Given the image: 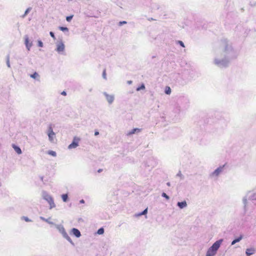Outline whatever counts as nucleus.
<instances>
[{
	"label": "nucleus",
	"instance_id": "1",
	"mask_svg": "<svg viewBox=\"0 0 256 256\" xmlns=\"http://www.w3.org/2000/svg\"><path fill=\"white\" fill-rule=\"evenodd\" d=\"M222 241V240H221L216 242L208 250L206 256H214L220 248Z\"/></svg>",
	"mask_w": 256,
	"mask_h": 256
},
{
	"label": "nucleus",
	"instance_id": "2",
	"mask_svg": "<svg viewBox=\"0 0 256 256\" xmlns=\"http://www.w3.org/2000/svg\"><path fill=\"white\" fill-rule=\"evenodd\" d=\"M80 140V138H79L75 136L74 138L73 141L72 142V144L68 146V148L69 149H72L76 148L78 146Z\"/></svg>",
	"mask_w": 256,
	"mask_h": 256
},
{
	"label": "nucleus",
	"instance_id": "3",
	"mask_svg": "<svg viewBox=\"0 0 256 256\" xmlns=\"http://www.w3.org/2000/svg\"><path fill=\"white\" fill-rule=\"evenodd\" d=\"M64 50V45L63 42H61L58 44L56 47V50L58 52H62Z\"/></svg>",
	"mask_w": 256,
	"mask_h": 256
},
{
	"label": "nucleus",
	"instance_id": "4",
	"mask_svg": "<svg viewBox=\"0 0 256 256\" xmlns=\"http://www.w3.org/2000/svg\"><path fill=\"white\" fill-rule=\"evenodd\" d=\"M72 232L73 234L77 238H79L81 235L80 230L76 228H72Z\"/></svg>",
	"mask_w": 256,
	"mask_h": 256
},
{
	"label": "nucleus",
	"instance_id": "5",
	"mask_svg": "<svg viewBox=\"0 0 256 256\" xmlns=\"http://www.w3.org/2000/svg\"><path fill=\"white\" fill-rule=\"evenodd\" d=\"M222 167H219L216 170L212 173L213 176H218L220 173L222 171Z\"/></svg>",
	"mask_w": 256,
	"mask_h": 256
},
{
	"label": "nucleus",
	"instance_id": "6",
	"mask_svg": "<svg viewBox=\"0 0 256 256\" xmlns=\"http://www.w3.org/2000/svg\"><path fill=\"white\" fill-rule=\"evenodd\" d=\"M255 250L253 248H248L246 250V254L247 256H250L254 254Z\"/></svg>",
	"mask_w": 256,
	"mask_h": 256
},
{
	"label": "nucleus",
	"instance_id": "7",
	"mask_svg": "<svg viewBox=\"0 0 256 256\" xmlns=\"http://www.w3.org/2000/svg\"><path fill=\"white\" fill-rule=\"evenodd\" d=\"M178 206L180 208H183L186 206L187 204L186 201L182 202H178Z\"/></svg>",
	"mask_w": 256,
	"mask_h": 256
},
{
	"label": "nucleus",
	"instance_id": "8",
	"mask_svg": "<svg viewBox=\"0 0 256 256\" xmlns=\"http://www.w3.org/2000/svg\"><path fill=\"white\" fill-rule=\"evenodd\" d=\"M54 135V133L52 131V128H50L48 136L50 140H51V141L52 140V137Z\"/></svg>",
	"mask_w": 256,
	"mask_h": 256
},
{
	"label": "nucleus",
	"instance_id": "9",
	"mask_svg": "<svg viewBox=\"0 0 256 256\" xmlns=\"http://www.w3.org/2000/svg\"><path fill=\"white\" fill-rule=\"evenodd\" d=\"M12 146L18 154H22V150L19 147L17 146H16L14 144H12Z\"/></svg>",
	"mask_w": 256,
	"mask_h": 256
},
{
	"label": "nucleus",
	"instance_id": "10",
	"mask_svg": "<svg viewBox=\"0 0 256 256\" xmlns=\"http://www.w3.org/2000/svg\"><path fill=\"white\" fill-rule=\"evenodd\" d=\"M106 98L108 102L110 104L112 103L114 100V97L112 96H109L108 94H106Z\"/></svg>",
	"mask_w": 256,
	"mask_h": 256
},
{
	"label": "nucleus",
	"instance_id": "11",
	"mask_svg": "<svg viewBox=\"0 0 256 256\" xmlns=\"http://www.w3.org/2000/svg\"><path fill=\"white\" fill-rule=\"evenodd\" d=\"M140 131V130L139 128H134L130 132H128V135H131V134H134L136 132H138Z\"/></svg>",
	"mask_w": 256,
	"mask_h": 256
},
{
	"label": "nucleus",
	"instance_id": "12",
	"mask_svg": "<svg viewBox=\"0 0 256 256\" xmlns=\"http://www.w3.org/2000/svg\"><path fill=\"white\" fill-rule=\"evenodd\" d=\"M30 76L34 79H38L39 78V75L36 72H35L33 74H30Z\"/></svg>",
	"mask_w": 256,
	"mask_h": 256
},
{
	"label": "nucleus",
	"instance_id": "13",
	"mask_svg": "<svg viewBox=\"0 0 256 256\" xmlns=\"http://www.w3.org/2000/svg\"><path fill=\"white\" fill-rule=\"evenodd\" d=\"M242 236H240L239 238H238L235 239L232 242V244L233 245V244H235L236 242H240L242 240Z\"/></svg>",
	"mask_w": 256,
	"mask_h": 256
},
{
	"label": "nucleus",
	"instance_id": "14",
	"mask_svg": "<svg viewBox=\"0 0 256 256\" xmlns=\"http://www.w3.org/2000/svg\"><path fill=\"white\" fill-rule=\"evenodd\" d=\"M171 92V89L169 86H166L165 88V93L167 94H170Z\"/></svg>",
	"mask_w": 256,
	"mask_h": 256
},
{
	"label": "nucleus",
	"instance_id": "15",
	"mask_svg": "<svg viewBox=\"0 0 256 256\" xmlns=\"http://www.w3.org/2000/svg\"><path fill=\"white\" fill-rule=\"evenodd\" d=\"M62 198L64 202H66L68 200V196L66 194H64L62 196Z\"/></svg>",
	"mask_w": 256,
	"mask_h": 256
},
{
	"label": "nucleus",
	"instance_id": "16",
	"mask_svg": "<svg viewBox=\"0 0 256 256\" xmlns=\"http://www.w3.org/2000/svg\"><path fill=\"white\" fill-rule=\"evenodd\" d=\"M104 230L103 228H100V229L98 230L97 232V233L98 234H104Z\"/></svg>",
	"mask_w": 256,
	"mask_h": 256
},
{
	"label": "nucleus",
	"instance_id": "17",
	"mask_svg": "<svg viewBox=\"0 0 256 256\" xmlns=\"http://www.w3.org/2000/svg\"><path fill=\"white\" fill-rule=\"evenodd\" d=\"M48 154L53 156H56V152L54 151H52V150L48 151Z\"/></svg>",
	"mask_w": 256,
	"mask_h": 256
},
{
	"label": "nucleus",
	"instance_id": "18",
	"mask_svg": "<svg viewBox=\"0 0 256 256\" xmlns=\"http://www.w3.org/2000/svg\"><path fill=\"white\" fill-rule=\"evenodd\" d=\"M59 29L62 31H68V28L66 27L60 26Z\"/></svg>",
	"mask_w": 256,
	"mask_h": 256
},
{
	"label": "nucleus",
	"instance_id": "19",
	"mask_svg": "<svg viewBox=\"0 0 256 256\" xmlns=\"http://www.w3.org/2000/svg\"><path fill=\"white\" fill-rule=\"evenodd\" d=\"M162 196L164 198H165L166 200H169L170 198L169 196L164 192H163L162 194Z\"/></svg>",
	"mask_w": 256,
	"mask_h": 256
},
{
	"label": "nucleus",
	"instance_id": "20",
	"mask_svg": "<svg viewBox=\"0 0 256 256\" xmlns=\"http://www.w3.org/2000/svg\"><path fill=\"white\" fill-rule=\"evenodd\" d=\"M73 16H68L66 18V20L68 22H70Z\"/></svg>",
	"mask_w": 256,
	"mask_h": 256
},
{
	"label": "nucleus",
	"instance_id": "21",
	"mask_svg": "<svg viewBox=\"0 0 256 256\" xmlns=\"http://www.w3.org/2000/svg\"><path fill=\"white\" fill-rule=\"evenodd\" d=\"M22 219H23L26 222H28L30 221V220L28 217H26V216H23L22 218Z\"/></svg>",
	"mask_w": 256,
	"mask_h": 256
},
{
	"label": "nucleus",
	"instance_id": "22",
	"mask_svg": "<svg viewBox=\"0 0 256 256\" xmlns=\"http://www.w3.org/2000/svg\"><path fill=\"white\" fill-rule=\"evenodd\" d=\"M147 208L145 209L142 212H141L140 214H138V216H141V215H143V214H146L147 212Z\"/></svg>",
	"mask_w": 256,
	"mask_h": 256
},
{
	"label": "nucleus",
	"instance_id": "23",
	"mask_svg": "<svg viewBox=\"0 0 256 256\" xmlns=\"http://www.w3.org/2000/svg\"><path fill=\"white\" fill-rule=\"evenodd\" d=\"M144 88H145V86H144V84H142L140 87L137 88L136 90H140L144 89Z\"/></svg>",
	"mask_w": 256,
	"mask_h": 256
},
{
	"label": "nucleus",
	"instance_id": "24",
	"mask_svg": "<svg viewBox=\"0 0 256 256\" xmlns=\"http://www.w3.org/2000/svg\"><path fill=\"white\" fill-rule=\"evenodd\" d=\"M38 46L40 47H42L43 46V44L42 41L38 40Z\"/></svg>",
	"mask_w": 256,
	"mask_h": 256
},
{
	"label": "nucleus",
	"instance_id": "25",
	"mask_svg": "<svg viewBox=\"0 0 256 256\" xmlns=\"http://www.w3.org/2000/svg\"><path fill=\"white\" fill-rule=\"evenodd\" d=\"M50 36H52V37L54 40H55V39L56 38V36H54V32H50Z\"/></svg>",
	"mask_w": 256,
	"mask_h": 256
},
{
	"label": "nucleus",
	"instance_id": "26",
	"mask_svg": "<svg viewBox=\"0 0 256 256\" xmlns=\"http://www.w3.org/2000/svg\"><path fill=\"white\" fill-rule=\"evenodd\" d=\"M178 42L182 46L184 47V44L182 41L180 40Z\"/></svg>",
	"mask_w": 256,
	"mask_h": 256
},
{
	"label": "nucleus",
	"instance_id": "27",
	"mask_svg": "<svg viewBox=\"0 0 256 256\" xmlns=\"http://www.w3.org/2000/svg\"><path fill=\"white\" fill-rule=\"evenodd\" d=\"M103 76H104V78H106V70H105L103 72Z\"/></svg>",
	"mask_w": 256,
	"mask_h": 256
},
{
	"label": "nucleus",
	"instance_id": "28",
	"mask_svg": "<svg viewBox=\"0 0 256 256\" xmlns=\"http://www.w3.org/2000/svg\"><path fill=\"white\" fill-rule=\"evenodd\" d=\"M126 22H125V21H123V22H120V25H122V24H126Z\"/></svg>",
	"mask_w": 256,
	"mask_h": 256
},
{
	"label": "nucleus",
	"instance_id": "29",
	"mask_svg": "<svg viewBox=\"0 0 256 256\" xmlns=\"http://www.w3.org/2000/svg\"><path fill=\"white\" fill-rule=\"evenodd\" d=\"M61 94H62V95H64V96H66V92L65 91H63V92L61 93Z\"/></svg>",
	"mask_w": 256,
	"mask_h": 256
},
{
	"label": "nucleus",
	"instance_id": "30",
	"mask_svg": "<svg viewBox=\"0 0 256 256\" xmlns=\"http://www.w3.org/2000/svg\"><path fill=\"white\" fill-rule=\"evenodd\" d=\"M99 134L98 132H96L95 133H94V135L95 136H97Z\"/></svg>",
	"mask_w": 256,
	"mask_h": 256
},
{
	"label": "nucleus",
	"instance_id": "31",
	"mask_svg": "<svg viewBox=\"0 0 256 256\" xmlns=\"http://www.w3.org/2000/svg\"><path fill=\"white\" fill-rule=\"evenodd\" d=\"M28 12V9L26 10L25 12V14H26Z\"/></svg>",
	"mask_w": 256,
	"mask_h": 256
},
{
	"label": "nucleus",
	"instance_id": "32",
	"mask_svg": "<svg viewBox=\"0 0 256 256\" xmlns=\"http://www.w3.org/2000/svg\"><path fill=\"white\" fill-rule=\"evenodd\" d=\"M80 202L81 203H84V200H81L80 201Z\"/></svg>",
	"mask_w": 256,
	"mask_h": 256
},
{
	"label": "nucleus",
	"instance_id": "33",
	"mask_svg": "<svg viewBox=\"0 0 256 256\" xmlns=\"http://www.w3.org/2000/svg\"><path fill=\"white\" fill-rule=\"evenodd\" d=\"M26 43L28 42V39H26Z\"/></svg>",
	"mask_w": 256,
	"mask_h": 256
},
{
	"label": "nucleus",
	"instance_id": "34",
	"mask_svg": "<svg viewBox=\"0 0 256 256\" xmlns=\"http://www.w3.org/2000/svg\"><path fill=\"white\" fill-rule=\"evenodd\" d=\"M167 184L170 186V184L169 182L167 183Z\"/></svg>",
	"mask_w": 256,
	"mask_h": 256
}]
</instances>
